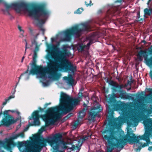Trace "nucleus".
I'll return each instance as SVG.
<instances>
[{
	"mask_svg": "<svg viewBox=\"0 0 152 152\" xmlns=\"http://www.w3.org/2000/svg\"><path fill=\"white\" fill-rule=\"evenodd\" d=\"M64 100L65 102L64 105V109L66 113L71 111L73 107L75 106L78 103V100L75 98L69 97L67 95L64 94Z\"/></svg>",
	"mask_w": 152,
	"mask_h": 152,
	"instance_id": "f257e3e1",
	"label": "nucleus"
},
{
	"mask_svg": "<svg viewBox=\"0 0 152 152\" xmlns=\"http://www.w3.org/2000/svg\"><path fill=\"white\" fill-rule=\"evenodd\" d=\"M9 111H10L12 113L16 112L18 115L20 114L19 112L17 110L14 111V110H8L4 111V116L1 122L2 123V124L4 126L9 125L14 123L16 121V120L14 119L12 116L8 114Z\"/></svg>",
	"mask_w": 152,
	"mask_h": 152,
	"instance_id": "f03ea898",
	"label": "nucleus"
},
{
	"mask_svg": "<svg viewBox=\"0 0 152 152\" xmlns=\"http://www.w3.org/2000/svg\"><path fill=\"white\" fill-rule=\"evenodd\" d=\"M58 139L56 137H49L48 139V142L52 146L54 144L57 145V147L58 149L62 150L59 152H64V150L67 148V143L62 140L57 142Z\"/></svg>",
	"mask_w": 152,
	"mask_h": 152,
	"instance_id": "7ed1b4c3",
	"label": "nucleus"
},
{
	"mask_svg": "<svg viewBox=\"0 0 152 152\" xmlns=\"http://www.w3.org/2000/svg\"><path fill=\"white\" fill-rule=\"evenodd\" d=\"M23 10L25 12L28 13L29 16H34L35 17H37L42 14V12L40 11L31 10L26 8L24 9Z\"/></svg>",
	"mask_w": 152,
	"mask_h": 152,
	"instance_id": "20e7f679",
	"label": "nucleus"
},
{
	"mask_svg": "<svg viewBox=\"0 0 152 152\" xmlns=\"http://www.w3.org/2000/svg\"><path fill=\"white\" fill-rule=\"evenodd\" d=\"M52 112L50 114L48 115V119H52L53 120H56L57 119L61 117V115L58 112H55V110L53 108L50 109Z\"/></svg>",
	"mask_w": 152,
	"mask_h": 152,
	"instance_id": "39448f33",
	"label": "nucleus"
},
{
	"mask_svg": "<svg viewBox=\"0 0 152 152\" xmlns=\"http://www.w3.org/2000/svg\"><path fill=\"white\" fill-rule=\"evenodd\" d=\"M85 115V110H83L82 111L79 112L77 120L75 122V124H77L78 123L81 124V122L82 121V118L84 117Z\"/></svg>",
	"mask_w": 152,
	"mask_h": 152,
	"instance_id": "423d86ee",
	"label": "nucleus"
},
{
	"mask_svg": "<svg viewBox=\"0 0 152 152\" xmlns=\"http://www.w3.org/2000/svg\"><path fill=\"white\" fill-rule=\"evenodd\" d=\"M94 104H97V107H94V108H92L91 110V111L96 110V112H99L102 110V107L100 104H97L96 102H94Z\"/></svg>",
	"mask_w": 152,
	"mask_h": 152,
	"instance_id": "0eeeda50",
	"label": "nucleus"
},
{
	"mask_svg": "<svg viewBox=\"0 0 152 152\" xmlns=\"http://www.w3.org/2000/svg\"><path fill=\"white\" fill-rule=\"evenodd\" d=\"M144 11L146 15H150L151 13V10L148 9H145L144 10Z\"/></svg>",
	"mask_w": 152,
	"mask_h": 152,
	"instance_id": "6e6552de",
	"label": "nucleus"
},
{
	"mask_svg": "<svg viewBox=\"0 0 152 152\" xmlns=\"http://www.w3.org/2000/svg\"><path fill=\"white\" fill-rule=\"evenodd\" d=\"M113 148L110 147V146H108L107 147L106 152H112Z\"/></svg>",
	"mask_w": 152,
	"mask_h": 152,
	"instance_id": "1a4fd4ad",
	"label": "nucleus"
},
{
	"mask_svg": "<svg viewBox=\"0 0 152 152\" xmlns=\"http://www.w3.org/2000/svg\"><path fill=\"white\" fill-rule=\"evenodd\" d=\"M18 28L20 32L22 33H24V31L22 29V27L21 26H18Z\"/></svg>",
	"mask_w": 152,
	"mask_h": 152,
	"instance_id": "9d476101",
	"label": "nucleus"
},
{
	"mask_svg": "<svg viewBox=\"0 0 152 152\" xmlns=\"http://www.w3.org/2000/svg\"><path fill=\"white\" fill-rule=\"evenodd\" d=\"M14 97H15V96H14V95H12L11 96H9L7 99L8 100V101H9L11 99L13 98Z\"/></svg>",
	"mask_w": 152,
	"mask_h": 152,
	"instance_id": "9b49d317",
	"label": "nucleus"
},
{
	"mask_svg": "<svg viewBox=\"0 0 152 152\" xmlns=\"http://www.w3.org/2000/svg\"><path fill=\"white\" fill-rule=\"evenodd\" d=\"M95 113L94 112L90 111L89 112V115L92 117Z\"/></svg>",
	"mask_w": 152,
	"mask_h": 152,
	"instance_id": "f8f14e48",
	"label": "nucleus"
},
{
	"mask_svg": "<svg viewBox=\"0 0 152 152\" xmlns=\"http://www.w3.org/2000/svg\"><path fill=\"white\" fill-rule=\"evenodd\" d=\"M91 44V42H90L87 44V45L86 46L84 47V48H85V47H86L87 49H88L89 48V46Z\"/></svg>",
	"mask_w": 152,
	"mask_h": 152,
	"instance_id": "ddd939ff",
	"label": "nucleus"
},
{
	"mask_svg": "<svg viewBox=\"0 0 152 152\" xmlns=\"http://www.w3.org/2000/svg\"><path fill=\"white\" fill-rule=\"evenodd\" d=\"M8 101V100L7 99H6L5 100V101L3 102L2 105H5L7 104Z\"/></svg>",
	"mask_w": 152,
	"mask_h": 152,
	"instance_id": "4468645a",
	"label": "nucleus"
},
{
	"mask_svg": "<svg viewBox=\"0 0 152 152\" xmlns=\"http://www.w3.org/2000/svg\"><path fill=\"white\" fill-rule=\"evenodd\" d=\"M28 72V70H27L24 73H23L19 77V79H20V78L25 73H27Z\"/></svg>",
	"mask_w": 152,
	"mask_h": 152,
	"instance_id": "2eb2a0df",
	"label": "nucleus"
},
{
	"mask_svg": "<svg viewBox=\"0 0 152 152\" xmlns=\"http://www.w3.org/2000/svg\"><path fill=\"white\" fill-rule=\"evenodd\" d=\"M152 149V147H150L148 148V150L149 151H151Z\"/></svg>",
	"mask_w": 152,
	"mask_h": 152,
	"instance_id": "dca6fc26",
	"label": "nucleus"
},
{
	"mask_svg": "<svg viewBox=\"0 0 152 152\" xmlns=\"http://www.w3.org/2000/svg\"><path fill=\"white\" fill-rule=\"evenodd\" d=\"M24 58V56H23L22 58V60H21V62H23V59Z\"/></svg>",
	"mask_w": 152,
	"mask_h": 152,
	"instance_id": "f3484780",
	"label": "nucleus"
},
{
	"mask_svg": "<svg viewBox=\"0 0 152 152\" xmlns=\"http://www.w3.org/2000/svg\"><path fill=\"white\" fill-rule=\"evenodd\" d=\"M3 12L5 14V11L4 10H3Z\"/></svg>",
	"mask_w": 152,
	"mask_h": 152,
	"instance_id": "a211bd4d",
	"label": "nucleus"
},
{
	"mask_svg": "<svg viewBox=\"0 0 152 152\" xmlns=\"http://www.w3.org/2000/svg\"><path fill=\"white\" fill-rule=\"evenodd\" d=\"M11 7L10 6H9L8 7H7V8H10Z\"/></svg>",
	"mask_w": 152,
	"mask_h": 152,
	"instance_id": "6ab92c4d",
	"label": "nucleus"
},
{
	"mask_svg": "<svg viewBox=\"0 0 152 152\" xmlns=\"http://www.w3.org/2000/svg\"><path fill=\"white\" fill-rule=\"evenodd\" d=\"M79 10H80V9H78V10L77 11V12H78V13H80V12H78V11H79Z\"/></svg>",
	"mask_w": 152,
	"mask_h": 152,
	"instance_id": "aec40b11",
	"label": "nucleus"
},
{
	"mask_svg": "<svg viewBox=\"0 0 152 152\" xmlns=\"http://www.w3.org/2000/svg\"><path fill=\"white\" fill-rule=\"evenodd\" d=\"M151 77L152 80V75H151Z\"/></svg>",
	"mask_w": 152,
	"mask_h": 152,
	"instance_id": "412c9836",
	"label": "nucleus"
},
{
	"mask_svg": "<svg viewBox=\"0 0 152 152\" xmlns=\"http://www.w3.org/2000/svg\"><path fill=\"white\" fill-rule=\"evenodd\" d=\"M14 9H15V10L16 11V9L15 8H14Z\"/></svg>",
	"mask_w": 152,
	"mask_h": 152,
	"instance_id": "4be33fe9",
	"label": "nucleus"
},
{
	"mask_svg": "<svg viewBox=\"0 0 152 152\" xmlns=\"http://www.w3.org/2000/svg\"><path fill=\"white\" fill-rule=\"evenodd\" d=\"M2 1V0H0V2L1 1Z\"/></svg>",
	"mask_w": 152,
	"mask_h": 152,
	"instance_id": "5701e85b",
	"label": "nucleus"
},
{
	"mask_svg": "<svg viewBox=\"0 0 152 152\" xmlns=\"http://www.w3.org/2000/svg\"><path fill=\"white\" fill-rule=\"evenodd\" d=\"M34 54H35V55H36L35 53Z\"/></svg>",
	"mask_w": 152,
	"mask_h": 152,
	"instance_id": "b1692460",
	"label": "nucleus"
}]
</instances>
